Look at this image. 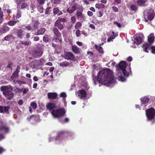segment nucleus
<instances>
[{"mask_svg":"<svg viewBox=\"0 0 155 155\" xmlns=\"http://www.w3.org/2000/svg\"><path fill=\"white\" fill-rule=\"evenodd\" d=\"M113 79L112 72L108 68L100 71L98 73L97 78H93V80L95 84H96V83L97 81L102 84H107L110 83Z\"/></svg>","mask_w":155,"mask_h":155,"instance_id":"nucleus-1","label":"nucleus"},{"mask_svg":"<svg viewBox=\"0 0 155 155\" xmlns=\"http://www.w3.org/2000/svg\"><path fill=\"white\" fill-rule=\"evenodd\" d=\"M0 89L7 99L11 100L13 98L14 94L12 92L13 90V87L12 86L9 85L2 86Z\"/></svg>","mask_w":155,"mask_h":155,"instance_id":"nucleus-2","label":"nucleus"},{"mask_svg":"<svg viewBox=\"0 0 155 155\" xmlns=\"http://www.w3.org/2000/svg\"><path fill=\"white\" fill-rule=\"evenodd\" d=\"M144 19L146 22L152 21L155 16V12L153 9H149L145 10L143 13Z\"/></svg>","mask_w":155,"mask_h":155,"instance_id":"nucleus-3","label":"nucleus"},{"mask_svg":"<svg viewBox=\"0 0 155 155\" xmlns=\"http://www.w3.org/2000/svg\"><path fill=\"white\" fill-rule=\"evenodd\" d=\"M147 120L151 121L152 123L155 122V109L153 107L146 110L145 111Z\"/></svg>","mask_w":155,"mask_h":155,"instance_id":"nucleus-4","label":"nucleus"},{"mask_svg":"<svg viewBox=\"0 0 155 155\" xmlns=\"http://www.w3.org/2000/svg\"><path fill=\"white\" fill-rule=\"evenodd\" d=\"M66 112L64 108H61L58 109H54L52 111L51 114L55 118H60L64 117Z\"/></svg>","mask_w":155,"mask_h":155,"instance_id":"nucleus-5","label":"nucleus"},{"mask_svg":"<svg viewBox=\"0 0 155 155\" xmlns=\"http://www.w3.org/2000/svg\"><path fill=\"white\" fill-rule=\"evenodd\" d=\"M142 47L143 51L148 52V50L151 49L152 53L155 54V46H151L150 44L147 43H145L142 45Z\"/></svg>","mask_w":155,"mask_h":155,"instance_id":"nucleus-6","label":"nucleus"},{"mask_svg":"<svg viewBox=\"0 0 155 155\" xmlns=\"http://www.w3.org/2000/svg\"><path fill=\"white\" fill-rule=\"evenodd\" d=\"M118 64L120 69L122 71L123 75L126 77L129 76V74L128 72H127L126 69L127 65L126 62L122 61H121Z\"/></svg>","mask_w":155,"mask_h":155,"instance_id":"nucleus-7","label":"nucleus"},{"mask_svg":"<svg viewBox=\"0 0 155 155\" xmlns=\"http://www.w3.org/2000/svg\"><path fill=\"white\" fill-rule=\"evenodd\" d=\"M83 9H81L77 10L76 12V17L77 19L82 22L85 21L86 18L84 15L83 13Z\"/></svg>","mask_w":155,"mask_h":155,"instance_id":"nucleus-8","label":"nucleus"},{"mask_svg":"<svg viewBox=\"0 0 155 155\" xmlns=\"http://www.w3.org/2000/svg\"><path fill=\"white\" fill-rule=\"evenodd\" d=\"M61 56L65 59L68 60H72L75 58L74 54L71 52H66Z\"/></svg>","mask_w":155,"mask_h":155,"instance_id":"nucleus-9","label":"nucleus"},{"mask_svg":"<svg viewBox=\"0 0 155 155\" xmlns=\"http://www.w3.org/2000/svg\"><path fill=\"white\" fill-rule=\"evenodd\" d=\"M77 96L79 98L82 99H85V97L87 95V93L85 90L82 89L79 90L77 92Z\"/></svg>","mask_w":155,"mask_h":155,"instance_id":"nucleus-10","label":"nucleus"},{"mask_svg":"<svg viewBox=\"0 0 155 155\" xmlns=\"http://www.w3.org/2000/svg\"><path fill=\"white\" fill-rule=\"evenodd\" d=\"M43 51L40 48H37L35 50L33 53L34 56L36 58H40L42 55Z\"/></svg>","mask_w":155,"mask_h":155,"instance_id":"nucleus-11","label":"nucleus"},{"mask_svg":"<svg viewBox=\"0 0 155 155\" xmlns=\"http://www.w3.org/2000/svg\"><path fill=\"white\" fill-rule=\"evenodd\" d=\"M10 107L9 105L7 106H1L0 105V113H5L7 114H9L8 110L10 109Z\"/></svg>","mask_w":155,"mask_h":155,"instance_id":"nucleus-12","label":"nucleus"},{"mask_svg":"<svg viewBox=\"0 0 155 155\" xmlns=\"http://www.w3.org/2000/svg\"><path fill=\"white\" fill-rule=\"evenodd\" d=\"M1 124L2 125L0 127V131L4 130L5 133H8L9 131V128L6 124H3L2 121H1Z\"/></svg>","mask_w":155,"mask_h":155,"instance_id":"nucleus-13","label":"nucleus"},{"mask_svg":"<svg viewBox=\"0 0 155 155\" xmlns=\"http://www.w3.org/2000/svg\"><path fill=\"white\" fill-rule=\"evenodd\" d=\"M46 107L47 109L49 110L50 111H51L53 110V109H55L57 108L56 105L53 103H48L46 105Z\"/></svg>","mask_w":155,"mask_h":155,"instance_id":"nucleus-14","label":"nucleus"},{"mask_svg":"<svg viewBox=\"0 0 155 155\" xmlns=\"http://www.w3.org/2000/svg\"><path fill=\"white\" fill-rule=\"evenodd\" d=\"M141 104L143 105L148 103L150 100V98L148 97L144 96L140 98Z\"/></svg>","mask_w":155,"mask_h":155,"instance_id":"nucleus-15","label":"nucleus"},{"mask_svg":"<svg viewBox=\"0 0 155 155\" xmlns=\"http://www.w3.org/2000/svg\"><path fill=\"white\" fill-rule=\"evenodd\" d=\"M25 33L22 29H18L17 32V36L19 38L22 39L24 36Z\"/></svg>","mask_w":155,"mask_h":155,"instance_id":"nucleus-16","label":"nucleus"},{"mask_svg":"<svg viewBox=\"0 0 155 155\" xmlns=\"http://www.w3.org/2000/svg\"><path fill=\"white\" fill-rule=\"evenodd\" d=\"M77 5H74L71 7H69L67 9V12L70 14L73 13L77 9Z\"/></svg>","mask_w":155,"mask_h":155,"instance_id":"nucleus-17","label":"nucleus"},{"mask_svg":"<svg viewBox=\"0 0 155 155\" xmlns=\"http://www.w3.org/2000/svg\"><path fill=\"white\" fill-rule=\"evenodd\" d=\"M64 23L62 24L61 22H59L56 21H55L54 24V26L55 27L58 28L60 30H61L64 28Z\"/></svg>","mask_w":155,"mask_h":155,"instance_id":"nucleus-18","label":"nucleus"},{"mask_svg":"<svg viewBox=\"0 0 155 155\" xmlns=\"http://www.w3.org/2000/svg\"><path fill=\"white\" fill-rule=\"evenodd\" d=\"M47 95L49 99H55L58 96L57 94L56 93L49 92Z\"/></svg>","mask_w":155,"mask_h":155,"instance_id":"nucleus-19","label":"nucleus"},{"mask_svg":"<svg viewBox=\"0 0 155 155\" xmlns=\"http://www.w3.org/2000/svg\"><path fill=\"white\" fill-rule=\"evenodd\" d=\"M154 39L155 37L154 35L153 34H150L148 36V40L149 43H150L149 44H150L151 45V44L153 42Z\"/></svg>","mask_w":155,"mask_h":155,"instance_id":"nucleus-20","label":"nucleus"},{"mask_svg":"<svg viewBox=\"0 0 155 155\" xmlns=\"http://www.w3.org/2000/svg\"><path fill=\"white\" fill-rule=\"evenodd\" d=\"M46 31V28H41L38 29L35 35H43Z\"/></svg>","mask_w":155,"mask_h":155,"instance_id":"nucleus-21","label":"nucleus"},{"mask_svg":"<svg viewBox=\"0 0 155 155\" xmlns=\"http://www.w3.org/2000/svg\"><path fill=\"white\" fill-rule=\"evenodd\" d=\"M52 31L54 34L58 37H59L61 36V34L57 28H53L52 29Z\"/></svg>","mask_w":155,"mask_h":155,"instance_id":"nucleus-22","label":"nucleus"},{"mask_svg":"<svg viewBox=\"0 0 155 155\" xmlns=\"http://www.w3.org/2000/svg\"><path fill=\"white\" fill-rule=\"evenodd\" d=\"M25 2V0H23V1L22 2L19 4H17V6L19 5L20 8L21 9L25 8L28 6V4L27 3Z\"/></svg>","mask_w":155,"mask_h":155,"instance_id":"nucleus-23","label":"nucleus"},{"mask_svg":"<svg viewBox=\"0 0 155 155\" xmlns=\"http://www.w3.org/2000/svg\"><path fill=\"white\" fill-rule=\"evenodd\" d=\"M142 39L140 37H137L134 39V43L136 45H139L142 43Z\"/></svg>","mask_w":155,"mask_h":155,"instance_id":"nucleus-24","label":"nucleus"},{"mask_svg":"<svg viewBox=\"0 0 155 155\" xmlns=\"http://www.w3.org/2000/svg\"><path fill=\"white\" fill-rule=\"evenodd\" d=\"M31 43V42L30 41H28L27 40L25 41L21 40L19 41V44L24 45L25 46H28L30 45Z\"/></svg>","mask_w":155,"mask_h":155,"instance_id":"nucleus-25","label":"nucleus"},{"mask_svg":"<svg viewBox=\"0 0 155 155\" xmlns=\"http://www.w3.org/2000/svg\"><path fill=\"white\" fill-rule=\"evenodd\" d=\"M10 30V28L6 26H4L1 28V33H5Z\"/></svg>","mask_w":155,"mask_h":155,"instance_id":"nucleus-26","label":"nucleus"},{"mask_svg":"<svg viewBox=\"0 0 155 155\" xmlns=\"http://www.w3.org/2000/svg\"><path fill=\"white\" fill-rule=\"evenodd\" d=\"M14 39V37L12 35H8L5 36L4 38V40L6 41L13 40Z\"/></svg>","mask_w":155,"mask_h":155,"instance_id":"nucleus-27","label":"nucleus"},{"mask_svg":"<svg viewBox=\"0 0 155 155\" xmlns=\"http://www.w3.org/2000/svg\"><path fill=\"white\" fill-rule=\"evenodd\" d=\"M71 49L73 51L74 53L77 54L79 52V48L76 45L72 46Z\"/></svg>","mask_w":155,"mask_h":155,"instance_id":"nucleus-28","label":"nucleus"},{"mask_svg":"<svg viewBox=\"0 0 155 155\" xmlns=\"http://www.w3.org/2000/svg\"><path fill=\"white\" fill-rule=\"evenodd\" d=\"M19 22V20L10 21L7 22V24L10 26L15 25L17 22Z\"/></svg>","mask_w":155,"mask_h":155,"instance_id":"nucleus-29","label":"nucleus"},{"mask_svg":"<svg viewBox=\"0 0 155 155\" xmlns=\"http://www.w3.org/2000/svg\"><path fill=\"white\" fill-rule=\"evenodd\" d=\"M39 23L38 21H35L33 24V25L32 27H33V29L34 30H36L38 28V27L39 26Z\"/></svg>","mask_w":155,"mask_h":155,"instance_id":"nucleus-30","label":"nucleus"},{"mask_svg":"<svg viewBox=\"0 0 155 155\" xmlns=\"http://www.w3.org/2000/svg\"><path fill=\"white\" fill-rule=\"evenodd\" d=\"M50 39V37L48 35H45L43 37V41L45 42H48Z\"/></svg>","mask_w":155,"mask_h":155,"instance_id":"nucleus-31","label":"nucleus"},{"mask_svg":"<svg viewBox=\"0 0 155 155\" xmlns=\"http://www.w3.org/2000/svg\"><path fill=\"white\" fill-rule=\"evenodd\" d=\"M70 63L69 62L66 61H64L60 63V66L62 67H67L69 66Z\"/></svg>","mask_w":155,"mask_h":155,"instance_id":"nucleus-32","label":"nucleus"},{"mask_svg":"<svg viewBox=\"0 0 155 155\" xmlns=\"http://www.w3.org/2000/svg\"><path fill=\"white\" fill-rule=\"evenodd\" d=\"M21 11L20 10L18 9L17 10L16 15V19H19L21 17Z\"/></svg>","mask_w":155,"mask_h":155,"instance_id":"nucleus-33","label":"nucleus"},{"mask_svg":"<svg viewBox=\"0 0 155 155\" xmlns=\"http://www.w3.org/2000/svg\"><path fill=\"white\" fill-rule=\"evenodd\" d=\"M66 20L65 18H62L60 17H58V19L56 21L59 22H65L66 21Z\"/></svg>","mask_w":155,"mask_h":155,"instance_id":"nucleus-34","label":"nucleus"},{"mask_svg":"<svg viewBox=\"0 0 155 155\" xmlns=\"http://www.w3.org/2000/svg\"><path fill=\"white\" fill-rule=\"evenodd\" d=\"M51 3L53 5H58L60 4L61 2V0H50Z\"/></svg>","mask_w":155,"mask_h":155,"instance_id":"nucleus-35","label":"nucleus"},{"mask_svg":"<svg viewBox=\"0 0 155 155\" xmlns=\"http://www.w3.org/2000/svg\"><path fill=\"white\" fill-rule=\"evenodd\" d=\"M104 5L102 3L96 4L95 5V7L98 8H102L104 7Z\"/></svg>","mask_w":155,"mask_h":155,"instance_id":"nucleus-36","label":"nucleus"},{"mask_svg":"<svg viewBox=\"0 0 155 155\" xmlns=\"http://www.w3.org/2000/svg\"><path fill=\"white\" fill-rule=\"evenodd\" d=\"M53 41H54L56 43H61L62 42L61 38H60L58 37H55L53 39Z\"/></svg>","mask_w":155,"mask_h":155,"instance_id":"nucleus-37","label":"nucleus"},{"mask_svg":"<svg viewBox=\"0 0 155 155\" xmlns=\"http://www.w3.org/2000/svg\"><path fill=\"white\" fill-rule=\"evenodd\" d=\"M130 9L132 11H136L138 9V7L136 5H132L130 7Z\"/></svg>","mask_w":155,"mask_h":155,"instance_id":"nucleus-38","label":"nucleus"},{"mask_svg":"<svg viewBox=\"0 0 155 155\" xmlns=\"http://www.w3.org/2000/svg\"><path fill=\"white\" fill-rule=\"evenodd\" d=\"M59 9L58 8L55 7L53 9V13L54 15L58 14L59 11Z\"/></svg>","mask_w":155,"mask_h":155,"instance_id":"nucleus-39","label":"nucleus"},{"mask_svg":"<svg viewBox=\"0 0 155 155\" xmlns=\"http://www.w3.org/2000/svg\"><path fill=\"white\" fill-rule=\"evenodd\" d=\"M146 2L145 0H137V4L140 6H141L143 4H144Z\"/></svg>","mask_w":155,"mask_h":155,"instance_id":"nucleus-40","label":"nucleus"},{"mask_svg":"<svg viewBox=\"0 0 155 155\" xmlns=\"http://www.w3.org/2000/svg\"><path fill=\"white\" fill-rule=\"evenodd\" d=\"M82 25V24L81 22H77L75 26V28L76 29H79L81 26Z\"/></svg>","mask_w":155,"mask_h":155,"instance_id":"nucleus-41","label":"nucleus"},{"mask_svg":"<svg viewBox=\"0 0 155 155\" xmlns=\"http://www.w3.org/2000/svg\"><path fill=\"white\" fill-rule=\"evenodd\" d=\"M18 74L14 72L12 74V75L11 76V78L12 79L14 78H18Z\"/></svg>","mask_w":155,"mask_h":155,"instance_id":"nucleus-42","label":"nucleus"},{"mask_svg":"<svg viewBox=\"0 0 155 155\" xmlns=\"http://www.w3.org/2000/svg\"><path fill=\"white\" fill-rule=\"evenodd\" d=\"M31 105L32 107L34 109H36L37 107V104L35 102H33L31 103Z\"/></svg>","mask_w":155,"mask_h":155,"instance_id":"nucleus-43","label":"nucleus"},{"mask_svg":"<svg viewBox=\"0 0 155 155\" xmlns=\"http://www.w3.org/2000/svg\"><path fill=\"white\" fill-rule=\"evenodd\" d=\"M38 5V11L40 12L41 13H42L43 12V8L41 6V5Z\"/></svg>","mask_w":155,"mask_h":155,"instance_id":"nucleus-44","label":"nucleus"},{"mask_svg":"<svg viewBox=\"0 0 155 155\" xmlns=\"http://www.w3.org/2000/svg\"><path fill=\"white\" fill-rule=\"evenodd\" d=\"M51 8V7H49L47 8L45 12V15H48L49 14L50 12L51 11L50 9Z\"/></svg>","mask_w":155,"mask_h":155,"instance_id":"nucleus-45","label":"nucleus"},{"mask_svg":"<svg viewBox=\"0 0 155 155\" xmlns=\"http://www.w3.org/2000/svg\"><path fill=\"white\" fill-rule=\"evenodd\" d=\"M44 3V0H38L37 4L39 5H43Z\"/></svg>","mask_w":155,"mask_h":155,"instance_id":"nucleus-46","label":"nucleus"},{"mask_svg":"<svg viewBox=\"0 0 155 155\" xmlns=\"http://www.w3.org/2000/svg\"><path fill=\"white\" fill-rule=\"evenodd\" d=\"M112 8L113 11L114 12H118V9L115 6H113L112 7Z\"/></svg>","mask_w":155,"mask_h":155,"instance_id":"nucleus-47","label":"nucleus"},{"mask_svg":"<svg viewBox=\"0 0 155 155\" xmlns=\"http://www.w3.org/2000/svg\"><path fill=\"white\" fill-rule=\"evenodd\" d=\"M80 30L79 29H78L75 32L76 36L77 37H79L81 35Z\"/></svg>","mask_w":155,"mask_h":155,"instance_id":"nucleus-48","label":"nucleus"},{"mask_svg":"<svg viewBox=\"0 0 155 155\" xmlns=\"http://www.w3.org/2000/svg\"><path fill=\"white\" fill-rule=\"evenodd\" d=\"M13 63L12 62H10L8 63V64L7 66V68H11L12 69V66L13 65Z\"/></svg>","mask_w":155,"mask_h":155,"instance_id":"nucleus-49","label":"nucleus"},{"mask_svg":"<svg viewBox=\"0 0 155 155\" xmlns=\"http://www.w3.org/2000/svg\"><path fill=\"white\" fill-rule=\"evenodd\" d=\"M60 97L63 98H65L67 97V95L64 92H62L61 93Z\"/></svg>","mask_w":155,"mask_h":155,"instance_id":"nucleus-50","label":"nucleus"},{"mask_svg":"<svg viewBox=\"0 0 155 155\" xmlns=\"http://www.w3.org/2000/svg\"><path fill=\"white\" fill-rule=\"evenodd\" d=\"M71 20L73 23H75L76 21V18L74 16L71 17Z\"/></svg>","mask_w":155,"mask_h":155,"instance_id":"nucleus-51","label":"nucleus"},{"mask_svg":"<svg viewBox=\"0 0 155 155\" xmlns=\"http://www.w3.org/2000/svg\"><path fill=\"white\" fill-rule=\"evenodd\" d=\"M115 37H116V36H111L108 38L107 39V41L108 42H110L111 40L112 39H114Z\"/></svg>","mask_w":155,"mask_h":155,"instance_id":"nucleus-52","label":"nucleus"},{"mask_svg":"<svg viewBox=\"0 0 155 155\" xmlns=\"http://www.w3.org/2000/svg\"><path fill=\"white\" fill-rule=\"evenodd\" d=\"M97 51L100 53L101 54H103L104 52L102 48L101 47H99L98 48Z\"/></svg>","mask_w":155,"mask_h":155,"instance_id":"nucleus-53","label":"nucleus"},{"mask_svg":"<svg viewBox=\"0 0 155 155\" xmlns=\"http://www.w3.org/2000/svg\"><path fill=\"white\" fill-rule=\"evenodd\" d=\"M20 68L19 66L17 65V68L15 72L18 74L20 72Z\"/></svg>","mask_w":155,"mask_h":155,"instance_id":"nucleus-54","label":"nucleus"},{"mask_svg":"<svg viewBox=\"0 0 155 155\" xmlns=\"http://www.w3.org/2000/svg\"><path fill=\"white\" fill-rule=\"evenodd\" d=\"M25 28L29 30V31H31V30H32V28H31V26L30 25H28L27 26H26L25 27Z\"/></svg>","mask_w":155,"mask_h":155,"instance_id":"nucleus-55","label":"nucleus"},{"mask_svg":"<svg viewBox=\"0 0 155 155\" xmlns=\"http://www.w3.org/2000/svg\"><path fill=\"white\" fill-rule=\"evenodd\" d=\"M114 24H116L117 25L119 28H120L121 26V25L120 23H119L118 22L115 21L114 22Z\"/></svg>","mask_w":155,"mask_h":155,"instance_id":"nucleus-56","label":"nucleus"},{"mask_svg":"<svg viewBox=\"0 0 155 155\" xmlns=\"http://www.w3.org/2000/svg\"><path fill=\"white\" fill-rule=\"evenodd\" d=\"M87 15L89 16H91L93 15V12L90 11H88L87 12Z\"/></svg>","mask_w":155,"mask_h":155,"instance_id":"nucleus-57","label":"nucleus"},{"mask_svg":"<svg viewBox=\"0 0 155 155\" xmlns=\"http://www.w3.org/2000/svg\"><path fill=\"white\" fill-rule=\"evenodd\" d=\"M83 2L85 4L87 5H88L89 4V2L87 0H83Z\"/></svg>","mask_w":155,"mask_h":155,"instance_id":"nucleus-58","label":"nucleus"},{"mask_svg":"<svg viewBox=\"0 0 155 155\" xmlns=\"http://www.w3.org/2000/svg\"><path fill=\"white\" fill-rule=\"evenodd\" d=\"M89 27L90 28H91L93 29H95V26L94 25L92 24H90L89 25Z\"/></svg>","mask_w":155,"mask_h":155,"instance_id":"nucleus-59","label":"nucleus"},{"mask_svg":"<svg viewBox=\"0 0 155 155\" xmlns=\"http://www.w3.org/2000/svg\"><path fill=\"white\" fill-rule=\"evenodd\" d=\"M39 40V38L38 36H35L34 37V40L35 41H37Z\"/></svg>","mask_w":155,"mask_h":155,"instance_id":"nucleus-60","label":"nucleus"},{"mask_svg":"<svg viewBox=\"0 0 155 155\" xmlns=\"http://www.w3.org/2000/svg\"><path fill=\"white\" fill-rule=\"evenodd\" d=\"M103 12L101 11H99L98 12V16L99 17H101L102 16Z\"/></svg>","mask_w":155,"mask_h":155,"instance_id":"nucleus-61","label":"nucleus"},{"mask_svg":"<svg viewBox=\"0 0 155 155\" xmlns=\"http://www.w3.org/2000/svg\"><path fill=\"white\" fill-rule=\"evenodd\" d=\"M16 1L15 3L16 4H19L23 1V0H15Z\"/></svg>","mask_w":155,"mask_h":155,"instance_id":"nucleus-62","label":"nucleus"},{"mask_svg":"<svg viewBox=\"0 0 155 155\" xmlns=\"http://www.w3.org/2000/svg\"><path fill=\"white\" fill-rule=\"evenodd\" d=\"M18 104L20 105H21L23 104V101L22 100H19L18 102Z\"/></svg>","mask_w":155,"mask_h":155,"instance_id":"nucleus-63","label":"nucleus"},{"mask_svg":"<svg viewBox=\"0 0 155 155\" xmlns=\"http://www.w3.org/2000/svg\"><path fill=\"white\" fill-rule=\"evenodd\" d=\"M81 33L82 35H84L85 36H87L88 35V34L84 30H83L81 31Z\"/></svg>","mask_w":155,"mask_h":155,"instance_id":"nucleus-64","label":"nucleus"}]
</instances>
